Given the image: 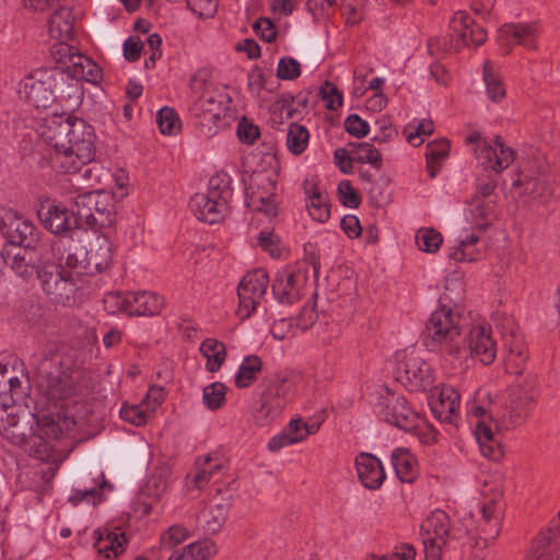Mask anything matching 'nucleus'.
Listing matches in <instances>:
<instances>
[{"label": "nucleus", "mask_w": 560, "mask_h": 560, "mask_svg": "<svg viewBox=\"0 0 560 560\" xmlns=\"http://www.w3.org/2000/svg\"><path fill=\"white\" fill-rule=\"evenodd\" d=\"M43 137L52 149L54 167L62 174H78L96 155L94 128L84 119L70 114L54 115Z\"/></svg>", "instance_id": "nucleus-1"}, {"label": "nucleus", "mask_w": 560, "mask_h": 560, "mask_svg": "<svg viewBox=\"0 0 560 560\" xmlns=\"http://www.w3.org/2000/svg\"><path fill=\"white\" fill-rule=\"evenodd\" d=\"M462 315L453 307L442 304L425 322L424 345L430 351L439 352L452 364L463 365L467 349L462 338Z\"/></svg>", "instance_id": "nucleus-2"}, {"label": "nucleus", "mask_w": 560, "mask_h": 560, "mask_svg": "<svg viewBox=\"0 0 560 560\" xmlns=\"http://www.w3.org/2000/svg\"><path fill=\"white\" fill-rule=\"evenodd\" d=\"M19 95L35 108L46 109L58 100L77 96L78 88L57 65L32 70L21 80Z\"/></svg>", "instance_id": "nucleus-3"}, {"label": "nucleus", "mask_w": 560, "mask_h": 560, "mask_svg": "<svg viewBox=\"0 0 560 560\" xmlns=\"http://www.w3.org/2000/svg\"><path fill=\"white\" fill-rule=\"evenodd\" d=\"M312 269L314 281L320 270L319 254L312 243L304 245V258L292 266L279 270L272 281L271 290L275 300L283 305L299 302L305 293Z\"/></svg>", "instance_id": "nucleus-4"}, {"label": "nucleus", "mask_w": 560, "mask_h": 560, "mask_svg": "<svg viewBox=\"0 0 560 560\" xmlns=\"http://www.w3.org/2000/svg\"><path fill=\"white\" fill-rule=\"evenodd\" d=\"M37 364L40 377L39 386L50 400H63L72 397L80 385L83 372L70 355L49 352Z\"/></svg>", "instance_id": "nucleus-5"}, {"label": "nucleus", "mask_w": 560, "mask_h": 560, "mask_svg": "<svg viewBox=\"0 0 560 560\" xmlns=\"http://www.w3.org/2000/svg\"><path fill=\"white\" fill-rule=\"evenodd\" d=\"M73 211L80 226L100 234H109L116 224L114 197L103 190H90L73 197Z\"/></svg>", "instance_id": "nucleus-6"}, {"label": "nucleus", "mask_w": 560, "mask_h": 560, "mask_svg": "<svg viewBox=\"0 0 560 560\" xmlns=\"http://www.w3.org/2000/svg\"><path fill=\"white\" fill-rule=\"evenodd\" d=\"M451 33L443 37H431L428 39V49L431 55L444 51H458L467 46L478 47L487 39L486 31L465 11H457L450 21Z\"/></svg>", "instance_id": "nucleus-7"}, {"label": "nucleus", "mask_w": 560, "mask_h": 560, "mask_svg": "<svg viewBox=\"0 0 560 560\" xmlns=\"http://www.w3.org/2000/svg\"><path fill=\"white\" fill-rule=\"evenodd\" d=\"M50 56L56 65L77 83L78 91L80 81L97 84L103 79L102 68L68 43L54 44L50 48Z\"/></svg>", "instance_id": "nucleus-8"}, {"label": "nucleus", "mask_w": 560, "mask_h": 560, "mask_svg": "<svg viewBox=\"0 0 560 560\" xmlns=\"http://www.w3.org/2000/svg\"><path fill=\"white\" fill-rule=\"evenodd\" d=\"M80 275L62 267V264L46 261L39 266L37 279L52 303L66 305L74 300Z\"/></svg>", "instance_id": "nucleus-9"}, {"label": "nucleus", "mask_w": 560, "mask_h": 560, "mask_svg": "<svg viewBox=\"0 0 560 560\" xmlns=\"http://www.w3.org/2000/svg\"><path fill=\"white\" fill-rule=\"evenodd\" d=\"M420 536L425 560H442L443 549L450 540L459 539L462 530L453 528L448 514L438 509L422 522Z\"/></svg>", "instance_id": "nucleus-10"}, {"label": "nucleus", "mask_w": 560, "mask_h": 560, "mask_svg": "<svg viewBox=\"0 0 560 560\" xmlns=\"http://www.w3.org/2000/svg\"><path fill=\"white\" fill-rule=\"evenodd\" d=\"M538 396L537 378L526 376L509 389L508 400L502 409L500 422L510 429L523 423Z\"/></svg>", "instance_id": "nucleus-11"}, {"label": "nucleus", "mask_w": 560, "mask_h": 560, "mask_svg": "<svg viewBox=\"0 0 560 560\" xmlns=\"http://www.w3.org/2000/svg\"><path fill=\"white\" fill-rule=\"evenodd\" d=\"M394 374L395 378L410 392H425L432 389L434 384L430 364L413 352L397 361Z\"/></svg>", "instance_id": "nucleus-12"}, {"label": "nucleus", "mask_w": 560, "mask_h": 560, "mask_svg": "<svg viewBox=\"0 0 560 560\" xmlns=\"http://www.w3.org/2000/svg\"><path fill=\"white\" fill-rule=\"evenodd\" d=\"M277 182L267 172H255L245 189L247 207L253 211L264 212L268 217L278 213L275 195Z\"/></svg>", "instance_id": "nucleus-13"}, {"label": "nucleus", "mask_w": 560, "mask_h": 560, "mask_svg": "<svg viewBox=\"0 0 560 560\" xmlns=\"http://www.w3.org/2000/svg\"><path fill=\"white\" fill-rule=\"evenodd\" d=\"M268 283V272L262 268L255 269L243 277L237 288L238 314L242 317H249L255 312L266 294Z\"/></svg>", "instance_id": "nucleus-14"}, {"label": "nucleus", "mask_w": 560, "mask_h": 560, "mask_svg": "<svg viewBox=\"0 0 560 560\" xmlns=\"http://www.w3.org/2000/svg\"><path fill=\"white\" fill-rule=\"evenodd\" d=\"M377 415L387 423L405 431L416 428L419 413L409 405L401 395L387 393L378 402Z\"/></svg>", "instance_id": "nucleus-15"}, {"label": "nucleus", "mask_w": 560, "mask_h": 560, "mask_svg": "<svg viewBox=\"0 0 560 560\" xmlns=\"http://www.w3.org/2000/svg\"><path fill=\"white\" fill-rule=\"evenodd\" d=\"M258 406L254 417L259 425H266L277 418L285 406L282 385L273 381H265L258 386Z\"/></svg>", "instance_id": "nucleus-16"}, {"label": "nucleus", "mask_w": 560, "mask_h": 560, "mask_svg": "<svg viewBox=\"0 0 560 560\" xmlns=\"http://www.w3.org/2000/svg\"><path fill=\"white\" fill-rule=\"evenodd\" d=\"M429 405L433 416L445 423H455L459 418L460 396L451 385L432 387Z\"/></svg>", "instance_id": "nucleus-17"}, {"label": "nucleus", "mask_w": 560, "mask_h": 560, "mask_svg": "<svg viewBox=\"0 0 560 560\" xmlns=\"http://www.w3.org/2000/svg\"><path fill=\"white\" fill-rule=\"evenodd\" d=\"M44 226L54 234H66L75 229H81L77 213L73 211V200L71 201V211L61 203L48 202L38 211Z\"/></svg>", "instance_id": "nucleus-18"}, {"label": "nucleus", "mask_w": 560, "mask_h": 560, "mask_svg": "<svg viewBox=\"0 0 560 560\" xmlns=\"http://www.w3.org/2000/svg\"><path fill=\"white\" fill-rule=\"evenodd\" d=\"M467 357L490 365L497 358V342L492 338L490 326H472L467 336Z\"/></svg>", "instance_id": "nucleus-19"}, {"label": "nucleus", "mask_w": 560, "mask_h": 560, "mask_svg": "<svg viewBox=\"0 0 560 560\" xmlns=\"http://www.w3.org/2000/svg\"><path fill=\"white\" fill-rule=\"evenodd\" d=\"M516 152L508 147L501 136H497L493 143L482 142L478 159L485 170H491L500 174L506 170L515 160Z\"/></svg>", "instance_id": "nucleus-20"}, {"label": "nucleus", "mask_w": 560, "mask_h": 560, "mask_svg": "<svg viewBox=\"0 0 560 560\" xmlns=\"http://www.w3.org/2000/svg\"><path fill=\"white\" fill-rule=\"evenodd\" d=\"M502 45L516 44L528 50H536L538 47L539 24L535 21L525 23H505L500 30Z\"/></svg>", "instance_id": "nucleus-21"}, {"label": "nucleus", "mask_w": 560, "mask_h": 560, "mask_svg": "<svg viewBox=\"0 0 560 560\" xmlns=\"http://www.w3.org/2000/svg\"><path fill=\"white\" fill-rule=\"evenodd\" d=\"M559 558L560 524H556L536 535L526 560H558Z\"/></svg>", "instance_id": "nucleus-22"}, {"label": "nucleus", "mask_w": 560, "mask_h": 560, "mask_svg": "<svg viewBox=\"0 0 560 560\" xmlns=\"http://www.w3.org/2000/svg\"><path fill=\"white\" fill-rule=\"evenodd\" d=\"M25 448L30 455L47 465L46 469H40L42 478L45 482H50L59 469L61 460L56 457L54 446L40 434H30Z\"/></svg>", "instance_id": "nucleus-23"}, {"label": "nucleus", "mask_w": 560, "mask_h": 560, "mask_svg": "<svg viewBox=\"0 0 560 560\" xmlns=\"http://www.w3.org/2000/svg\"><path fill=\"white\" fill-rule=\"evenodd\" d=\"M359 480L364 488L370 490L380 489L386 479L382 462L371 453L362 452L354 459Z\"/></svg>", "instance_id": "nucleus-24"}, {"label": "nucleus", "mask_w": 560, "mask_h": 560, "mask_svg": "<svg viewBox=\"0 0 560 560\" xmlns=\"http://www.w3.org/2000/svg\"><path fill=\"white\" fill-rule=\"evenodd\" d=\"M189 207L199 221L209 224L221 222L230 213V206L210 197L206 192L195 194L190 198Z\"/></svg>", "instance_id": "nucleus-25"}, {"label": "nucleus", "mask_w": 560, "mask_h": 560, "mask_svg": "<svg viewBox=\"0 0 560 560\" xmlns=\"http://www.w3.org/2000/svg\"><path fill=\"white\" fill-rule=\"evenodd\" d=\"M4 229L10 242L18 245L15 248H36L39 243V231L31 220L22 215L10 218Z\"/></svg>", "instance_id": "nucleus-26"}, {"label": "nucleus", "mask_w": 560, "mask_h": 560, "mask_svg": "<svg viewBox=\"0 0 560 560\" xmlns=\"http://www.w3.org/2000/svg\"><path fill=\"white\" fill-rule=\"evenodd\" d=\"M95 535L94 548L98 555H103L107 559H116L121 556L129 541L126 533L119 527L114 529L105 528L104 530L97 529Z\"/></svg>", "instance_id": "nucleus-27"}, {"label": "nucleus", "mask_w": 560, "mask_h": 560, "mask_svg": "<svg viewBox=\"0 0 560 560\" xmlns=\"http://www.w3.org/2000/svg\"><path fill=\"white\" fill-rule=\"evenodd\" d=\"M492 416L489 415V422L485 419L478 420L475 427V436L479 444L481 454L492 460H500L503 455V447L498 439V432L492 428Z\"/></svg>", "instance_id": "nucleus-28"}, {"label": "nucleus", "mask_w": 560, "mask_h": 560, "mask_svg": "<svg viewBox=\"0 0 560 560\" xmlns=\"http://www.w3.org/2000/svg\"><path fill=\"white\" fill-rule=\"evenodd\" d=\"M37 258L36 248H12L7 252L2 258L4 262L22 279L30 280L35 275L39 266L35 265Z\"/></svg>", "instance_id": "nucleus-29"}, {"label": "nucleus", "mask_w": 560, "mask_h": 560, "mask_svg": "<svg viewBox=\"0 0 560 560\" xmlns=\"http://www.w3.org/2000/svg\"><path fill=\"white\" fill-rule=\"evenodd\" d=\"M36 424L40 433L45 434L47 438L57 440L73 431L77 421L73 417L58 411L37 417Z\"/></svg>", "instance_id": "nucleus-30"}, {"label": "nucleus", "mask_w": 560, "mask_h": 560, "mask_svg": "<svg viewBox=\"0 0 560 560\" xmlns=\"http://www.w3.org/2000/svg\"><path fill=\"white\" fill-rule=\"evenodd\" d=\"M88 273L103 272L107 270L113 260V245L109 234H100L96 243L86 252Z\"/></svg>", "instance_id": "nucleus-31"}, {"label": "nucleus", "mask_w": 560, "mask_h": 560, "mask_svg": "<svg viewBox=\"0 0 560 560\" xmlns=\"http://www.w3.org/2000/svg\"><path fill=\"white\" fill-rule=\"evenodd\" d=\"M28 382L18 376L0 373V406L5 410L25 401L28 395Z\"/></svg>", "instance_id": "nucleus-32"}, {"label": "nucleus", "mask_w": 560, "mask_h": 560, "mask_svg": "<svg viewBox=\"0 0 560 560\" xmlns=\"http://www.w3.org/2000/svg\"><path fill=\"white\" fill-rule=\"evenodd\" d=\"M390 460L397 478L401 482L412 483L419 477L417 457L406 447H397L392 452Z\"/></svg>", "instance_id": "nucleus-33"}, {"label": "nucleus", "mask_w": 560, "mask_h": 560, "mask_svg": "<svg viewBox=\"0 0 560 560\" xmlns=\"http://www.w3.org/2000/svg\"><path fill=\"white\" fill-rule=\"evenodd\" d=\"M48 32L58 43H68L74 36V15L70 8L56 10L48 21Z\"/></svg>", "instance_id": "nucleus-34"}, {"label": "nucleus", "mask_w": 560, "mask_h": 560, "mask_svg": "<svg viewBox=\"0 0 560 560\" xmlns=\"http://www.w3.org/2000/svg\"><path fill=\"white\" fill-rule=\"evenodd\" d=\"M129 316H154L164 306L163 298L153 292H129Z\"/></svg>", "instance_id": "nucleus-35"}, {"label": "nucleus", "mask_w": 560, "mask_h": 560, "mask_svg": "<svg viewBox=\"0 0 560 560\" xmlns=\"http://www.w3.org/2000/svg\"><path fill=\"white\" fill-rule=\"evenodd\" d=\"M261 371L262 361L260 357L256 354L245 357L235 374V386L240 389L250 387L258 380Z\"/></svg>", "instance_id": "nucleus-36"}, {"label": "nucleus", "mask_w": 560, "mask_h": 560, "mask_svg": "<svg viewBox=\"0 0 560 560\" xmlns=\"http://www.w3.org/2000/svg\"><path fill=\"white\" fill-rule=\"evenodd\" d=\"M451 143L446 138L431 141L425 147L427 171L434 178L441 168V163L448 158Z\"/></svg>", "instance_id": "nucleus-37"}, {"label": "nucleus", "mask_w": 560, "mask_h": 560, "mask_svg": "<svg viewBox=\"0 0 560 560\" xmlns=\"http://www.w3.org/2000/svg\"><path fill=\"white\" fill-rule=\"evenodd\" d=\"M200 352L207 358L206 369L211 372H218L226 358L225 345L217 339L207 338L200 345Z\"/></svg>", "instance_id": "nucleus-38"}, {"label": "nucleus", "mask_w": 560, "mask_h": 560, "mask_svg": "<svg viewBox=\"0 0 560 560\" xmlns=\"http://www.w3.org/2000/svg\"><path fill=\"white\" fill-rule=\"evenodd\" d=\"M206 194L229 206L233 196L232 179L230 175L221 172L211 176Z\"/></svg>", "instance_id": "nucleus-39"}, {"label": "nucleus", "mask_w": 560, "mask_h": 560, "mask_svg": "<svg viewBox=\"0 0 560 560\" xmlns=\"http://www.w3.org/2000/svg\"><path fill=\"white\" fill-rule=\"evenodd\" d=\"M100 479L101 480L94 487L75 489L69 497V501L73 505H78L81 502L92 503L93 505L101 503L103 501V489L108 488V490H112L113 487L105 479L103 472L100 475Z\"/></svg>", "instance_id": "nucleus-40"}, {"label": "nucleus", "mask_w": 560, "mask_h": 560, "mask_svg": "<svg viewBox=\"0 0 560 560\" xmlns=\"http://www.w3.org/2000/svg\"><path fill=\"white\" fill-rule=\"evenodd\" d=\"M199 108L201 110V124L212 122L219 126L224 115V107L221 101H217L214 96L203 93L199 98Z\"/></svg>", "instance_id": "nucleus-41"}, {"label": "nucleus", "mask_w": 560, "mask_h": 560, "mask_svg": "<svg viewBox=\"0 0 560 560\" xmlns=\"http://www.w3.org/2000/svg\"><path fill=\"white\" fill-rule=\"evenodd\" d=\"M509 354L505 359L506 370L512 374H522V370L528 359L526 347L521 339H514L511 343L505 341Z\"/></svg>", "instance_id": "nucleus-42"}, {"label": "nucleus", "mask_w": 560, "mask_h": 560, "mask_svg": "<svg viewBox=\"0 0 560 560\" xmlns=\"http://www.w3.org/2000/svg\"><path fill=\"white\" fill-rule=\"evenodd\" d=\"M308 139L310 133L306 127L295 122L289 126L287 147L292 154H302L307 148Z\"/></svg>", "instance_id": "nucleus-43"}, {"label": "nucleus", "mask_w": 560, "mask_h": 560, "mask_svg": "<svg viewBox=\"0 0 560 560\" xmlns=\"http://www.w3.org/2000/svg\"><path fill=\"white\" fill-rule=\"evenodd\" d=\"M203 529L208 534L218 533L228 518V506L225 504H214L207 508L203 513Z\"/></svg>", "instance_id": "nucleus-44"}, {"label": "nucleus", "mask_w": 560, "mask_h": 560, "mask_svg": "<svg viewBox=\"0 0 560 560\" xmlns=\"http://www.w3.org/2000/svg\"><path fill=\"white\" fill-rule=\"evenodd\" d=\"M434 131V124L431 119L415 120L405 128L404 132L407 135V141L413 147H419L423 143L422 136H430Z\"/></svg>", "instance_id": "nucleus-45"}, {"label": "nucleus", "mask_w": 560, "mask_h": 560, "mask_svg": "<svg viewBox=\"0 0 560 560\" xmlns=\"http://www.w3.org/2000/svg\"><path fill=\"white\" fill-rule=\"evenodd\" d=\"M156 124L161 133L175 135L180 130L182 124L176 110L172 107H162L156 115Z\"/></svg>", "instance_id": "nucleus-46"}, {"label": "nucleus", "mask_w": 560, "mask_h": 560, "mask_svg": "<svg viewBox=\"0 0 560 560\" xmlns=\"http://www.w3.org/2000/svg\"><path fill=\"white\" fill-rule=\"evenodd\" d=\"M307 209L310 215L318 221L326 222L330 217V203L328 202L327 196L315 190L310 195Z\"/></svg>", "instance_id": "nucleus-47"}, {"label": "nucleus", "mask_w": 560, "mask_h": 560, "mask_svg": "<svg viewBox=\"0 0 560 560\" xmlns=\"http://www.w3.org/2000/svg\"><path fill=\"white\" fill-rule=\"evenodd\" d=\"M226 386L221 382H214L203 388L202 399L210 410H218L225 405Z\"/></svg>", "instance_id": "nucleus-48"}, {"label": "nucleus", "mask_w": 560, "mask_h": 560, "mask_svg": "<svg viewBox=\"0 0 560 560\" xmlns=\"http://www.w3.org/2000/svg\"><path fill=\"white\" fill-rule=\"evenodd\" d=\"M483 80L489 98L493 102H501L505 97V89L498 75L493 72L489 61L483 63Z\"/></svg>", "instance_id": "nucleus-49"}, {"label": "nucleus", "mask_w": 560, "mask_h": 560, "mask_svg": "<svg viewBox=\"0 0 560 560\" xmlns=\"http://www.w3.org/2000/svg\"><path fill=\"white\" fill-rule=\"evenodd\" d=\"M152 413L147 407L141 402L140 405H129L124 402L119 416L126 422H129L136 427H142L148 422V419Z\"/></svg>", "instance_id": "nucleus-50"}, {"label": "nucleus", "mask_w": 560, "mask_h": 560, "mask_svg": "<svg viewBox=\"0 0 560 560\" xmlns=\"http://www.w3.org/2000/svg\"><path fill=\"white\" fill-rule=\"evenodd\" d=\"M104 310L112 315L125 313L129 315V292H108L103 299Z\"/></svg>", "instance_id": "nucleus-51"}, {"label": "nucleus", "mask_w": 560, "mask_h": 560, "mask_svg": "<svg viewBox=\"0 0 560 560\" xmlns=\"http://www.w3.org/2000/svg\"><path fill=\"white\" fill-rule=\"evenodd\" d=\"M416 242L420 250L435 253L443 243V236L432 228L420 229L416 235Z\"/></svg>", "instance_id": "nucleus-52"}, {"label": "nucleus", "mask_w": 560, "mask_h": 560, "mask_svg": "<svg viewBox=\"0 0 560 560\" xmlns=\"http://www.w3.org/2000/svg\"><path fill=\"white\" fill-rule=\"evenodd\" d=\"M190 536L189 530L183 525H172L165 529L160 537L162 549L172 550L177 545L184 542Z\"/></svg>", "instance_id": "nucleus-53"}, {"label": "nucleus", "mask_w": 560, "mask_h": 560, "mask_svg": "<svg viewBox=\"0 0 560 560\" xmlns=\"http://www.w3.org/2000/svg\"><path fill=\"white\" fill-rule=\"evenodd\" d=\"M8 421L9 424L3 425V428L1 429L2 436L13 445L25 446L26 442L28 441V435L31 433H26L25 425L15 421L14 418Z\"/></svg>", "instance_id": "nucleus-54"}, {"label": "nucleus", "mask_w": 560, "mask_h": 560, "mask_svg": "<svg viewBox=\"0 0 560 560\" xmlns=\"http://www.w3.org/2000/svg\"><path fill=\"white\" fill-rule=\"evenodd\" d=\"M358 150L359 152L354 155L357 163L371 164L377 171L383 167L382 154L372 143L363 142V144L358 147Z\"/></svg>", "instance_id": "nucleus-55"}, {"label": "nucleus", "mask_w": 560, "mask_h": 560, "mask_svg": "<svg viewBox=\"0 0 560 560\" xmlns=\"http://www.w3.org/2000/svg\"><path fill=\"white\" fill-rule=\"evenodd\" d=\"M405 431L415 434L419 439L420 443L424 445H433L438 441L439 432L431 423L421 418L420 415L418 416L416 428Z\"/></svg>", "instance_id": "nucleus-56"}, {"label": "nucleus", "mask_w": 560, "mask_h": 560, "mask_svg": "<svg viewBox=\"0 0 560 560\" xmlns=\"http://www.w3.org/2000/svg\"><path fill=\"white\" fill-rule=\"evenodd\" d=\"M189 560H210L217 553L215 544L210 539L198 540L186 546Z\"/></svg>", "instance_id": "nucleus-57"}, {"label": "nucleus", "mask_w": 560, "mask_h": 560, "mask_svg": "<svg viewBox=\"0 0 560 560\" xmlns=\"http://www.w3.org/2000/svg\"><path fill=\"white\" fill-rule=\"evenodd\" d=\"M258 244L262 250L269 253L273 258H280L284 249L281 246L280 237L270 231H261L258 236Z\"/></svg>", "instance_id": "nucleus-58"}, {"label": "nucleus", "mask_w": 560, "mask_h": 560, "mask_svg": "<svg viewBox=\"0 0 560 560\" xmlns=\"http://www.w3.org/2000/svg\"><path fill=\"white\" fill-rule=\"evenodd\" d=\"M319 94L326 101V108L329 110H337L342 106L343 96L338 88L330 81H325L319 89Z\"/></svg>", "instance_id": "nucleus-59"}, {"label": "nucleus", "mask_w": 560, "mask_h": 560, "mask_svg": "<svg viewBox=\"0 0 560 560\" xmlns=\"http://www.w3.org/2000/svg\"><path fill=\"white\" fill-rule=\"evenodd\" d=\"M339 201L342 206L348 208H358L361 205L360 194L352 187L348 179H343L338 184Z\"/></svg>", "instance_id": "nucleus-60"}, {"label": "nucleus", "mask_w": 560, "mask_h": 560, "mask_svg": "<svg viewBox=\"0 0 560 560\" xmlns=\"http://www.w3.org/2000/svg\"><path fill=\"white\" fill-rule=\"evenodd\" d=\"M236 133L238 140L246 144H253L260 137L259 127L245 116L240 119Z\"/></svg>", "instance_id": "nucleus-61"}, {"label": "nucleus", "mask_w": 560, "mask_h": 560, "mask_svg": "<svg viewBox=\"0 0 560 560\" xmlns=\"http://www.w3.org/2000/svg\"><path fill=\"white\" fill-rule=\"evenodd\" d=\"M475 219V226L479 232H486L490 226V219L493 215V208L488 202L477 203L471 210Z\"/></svg>", "instance_id": "nucleus-62"}, {"label": "nucleus", "mask_w": 560, "mask_h": 560, "mask_svg": "<svg viewBox=\"0 0 560 560\" xmlns=\"http://www.w3.org/2000/svg\"><path fill=\"white\" fill-rule=\"evenodd\" d=\"M277 75L281 80H294L301 75V65L292 57H282L278 62Z\"/></svg>", "instance_id": "nucleus-63"}, {"label": "nucleus", "mask_w": 560, "mask_h": 560, "mask_svg": "<svg viewBox=\"0 0 560 560\" xmlns=\"http://www.w3.org/2000/svg\"><path fill=\"white\" fill-rule=\"evenodd\" d=\"M492 544L478 537L469 538L467 550V560H485L489 555V547Z\"/></svg>", "instance_id": "nucleus-64"}]
</instances>
